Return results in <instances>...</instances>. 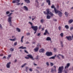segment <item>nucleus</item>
<instances>
[{
  "label": "nucleus",
  "mask_w": 73,
  "mask_h": 73,
  "mask_svg": "<svg viewBox=\"0 0 73 73\" xmlns=\"http://www.w3.org/2000/svg\"><path fill=\"white\" fill-rule=\"evenodd\" d=\"M65 15L66 17H68V13L67 12H65Z\"/></svg>",
  "instance_id": "26"
},
{
  "label": "nucleus",
  "mask_w": 73,
  "mask_h": 73,
  "mask_svg": "<svg viewBox=\"0 0 73 73\" xmlns=\"http://www.w3.org/2000/svg\"><path fill=\"white\" fill-rule=\"evenodd\" d=\"M40 22L41 23H43L44 22L43 19H41L40 21Z\"/></svg>",
  "instance_id": "40"
},
{
  "label": "nucleus",
  "mask_w": 73,
  "mask_h": 73,
  "mask_svg": "<svg viewBox=\"0 0 73 73\" xmlns=\"http://www.w3.org/2000/svg\"><path fill=\"white\" fill-rule=\"evenodd\" d=\"M54 52H56V51L57 50V49H56V48H54Z\"/></svg>",
  "instance_id": "48"
},
{
  "label": "nucleus",
  "mask_w": 73,
  "mask_h": 73,
  "mask_svg": "<svg viewBox=\"0 0 73 73\" xmlns=\"http://www.w3.org/2000/svg\"><path fill=\"white\" fill-rule=\"evenodd\" d=\"M50 66H53V65H54V64H53V63L50 62Z\"/></svg>",
  "instance_id": "37"
},
{
  "label": "nucleus",
  "mask_w": 73,
  "mask_h": 73,
  "mask_svg": "<svg viewBox=\"0 0 73 73\" xmlns=\"http://www.w3.org/2000/svg\"><path fill=\"white\" fill-rule=\"evenodd\" d=\"M25 1L26 2L27 4H29L30 3V1L29 0H25Z\"/></svg>",
  "instance_id": "21"
},
{
  "label": "nucleus",
  "mask_w": 73,
  "mask_h": 73,
  "mask_svg": "<svg viewBox=\"0 0 73 73\" xmlns=\"http://www.w3.org/2000/svg\"><path fill=\"white\" fill-rule=\"evenodd\" d=\"M61 45L62 47V48H63L64 47V44H63V42H62L61 41L60 42Z\"/></svg>",
  "instance_id": "29"
},
{
  "label": "nucleus",
  "mask_w": 73,
  "mask_h": 73,
  "mask_svg": "<svg viewBox=\"0 0 73 73\" xmlns=\"http://www.w3.org/2000/svg\"><path fill=\"white\" fill-rule=\"evenodd\" d=\"M10 50L11 51V52H13V50H14L12 48H10Z\"/></svg>",
  "instance_id": "43"
},
{
  "label": "nucleus",
  "mask_w": 73,
  "mask_h": 73,
  "mask_svg": "<svg viewBox=\"0 0 73 73\" xmlns=\"http://www.w3.org/2000/svg\"><path fill=\"white\" fill-rule=\"evenodd\" d=\"M56 57V55H55L54 56L50 57L49 59H55Z\"/></svg>",
  "instance_id": "18"
},
{
  "label": "nucleus",
  "mask_w": 73,
  "mask_h": 73,
  "mask_svg": "<svg viewBox=\"0 0 73 73\" xmlns=\"http://www.w3.org/2000/svg\"><path fill=\"white\" fill-rule=\"evenodd\" d=\"M25 53H27L28 54V52L27 51H26V50H25Z\"/></svg>",
  "instance_id": "46"
},
{
  "label": "nucleus",
  "mask_w": 73,
  "mask_h": 73,
  "mask_svg": "<svg viewBox=\"0 0 73 73\" xmlns=\"http://www.w3.org/2000/svg\"><path fill=\"white\" fill-rule=\"evenodd\" d=\"M27 57H28L29 58H31L32 60H35V58H33V56H32V55L31 54H28L27 55Z\"/></svg>",
  "instance_id": "6"
},
{
  "label": "nucleus",
  "mask_w": 73,
  "mask_h": 73,
  "mask_svg": "<svg viewBox=\"0 0 73 73\" xmlns=\"http://www.w3.org/2000/svg\"><path fill=\"white\" fill-rule=\"evenodd\" d=\"M11 18H9L8 19V22L10 24V26H12V19H11Z\"/></svg>",
  "instance_id": "7"
},
{
  "label": "nucleus",
  "mask_w": 73,
  "mask_h": 73,
  "mask_svg": "<svg viewBox=\"0 0 73 73\" xmlns=\"http://www.w3.org/2000/svg\"><path fill=\"white\" fill-rule=\"evenodd\" d=\"M70 31H72V30H73V27H70Z\"/></svg>",
  "instance_id": "39"
},
{
  "label": "nucleus",
  "mask_w": 73,
  "mask_h": 73,
  "mask_svg": "<svg viewBox=\"0 0 73 73\" xmlns=\"http://www.w3.org/2000/svg\"><path fill=\"white\" fill-rule=\"evenodd\" d=\"M46 11L47 13L45 11H44V13L45 14V15H49V13L50 12V11H49V9H47L46 10Z\"/></svg>",
  "instance_id": "4"
},
{
  "label": "nucleus",
  "mask_w": 73,
  "mask_h": 73,
  "mask_svg": "<svg viewBox=\"0 0 73 73\" xmlns=\"http://www.w3.org/2000/svg\"><path fill=\"white\" fill-rule=\"evenodd\" d=\"M11 62H9L7 64L6 66L7 68H10V65L11 64Z\"/></svg>",
  "instance_id": "13"
},
{
  "label": "nucleus",
  "mask_w": 73,
  "mask_h": 73,
  "mask_svg": "<svg viewBox=\"0 0 73 73\" xmlns=\"http://www.w3.org/2000/svg\"><path fill=\"white\" fill-rule=\"evenodd\" d=\"M65 28L66 29H69V26L68 25H66L65 26Z\"/></svg>",
  "instance_id": "27"
},
{
  "label": "nucleus",
  "mask_w": 73,
  "mask_h": 73,
  "mask_svg": "<svg viewBox=\"0 0 73 73\" xmlns=\"http://www.w3.org/2000/svg\"><path fill=\"white\" fill-rule=\"evenodd\" d=\"M10 12H9V11H7L6 12V14H7V15H8V14H9V13H10Z\"/></svg>",
  "instance_id": "42"
},
{
  "label": "nucleus",
  "mask_w": 73,
  "mask_h": 73,
  "mask_svg": "<svg viewBox=\"0 0 73 73\" xmlns=\"http://www.w3.org/2000/svg\"><path fill=\"white\" fill-rule=\"evenodd\" d=\"M61 56H62V58H64V56L63 55H61Z\"/></svg>",
  "instance_id": "55"
},
{
  "label": "nucleus",
  "mask_w": 73,
  "mask_h": 73,
  "mask_svg": "<svg viewBox=\"0 0 73 73\" xmlns=\"http://www.w3.org/2000/svg\"><path fill=\"white\" fill-rule=\"evenodd\" d=\"M54 69H55V70H56V67L55 66H54Z\"/></svg>",
  "instance_id": "61"
},
{
  "label": "nucleus",
  "mask_w": 73,
  "mask_h": 73,
  "mask_svg": "<svg viewBox=\"0 0 73 73\" xmlns=\"http://www.w3.org/2000/svg\"><path fill=\"white\" fill-rule=\"evenodd\" d=\"M46 2L48 3V5H50V0H46Z\"/></svg>",
  "instance_id": "17"
},
{
  "label": "nucleus",
  "mask_w": 73,
  "mask_h": 73,
  "mask_svg": "<svg viewBox=\"0 0 73 73\" xmlns=\"http://www.w3.org/2000/svg\"><path fill=\"white\" fill-rule=\"evenodd\" d=\"M46 64L47 66H49V62H47L46 63Z\"/></svg>",
  "instance_id": "41"
},
{
  "label": "nucleus",
  "mask_w": 73,
  "mask_h": 73,
  "mask_svg": "<svg viewBox=\"0 0 73 73\" xmlns=\"http://www.w3.org/2000/svg\"><path fill=\"white\" fill-rule=\"evenodd\" d=\"M46 17L47 19H50L51 17V16L48 15Z\"/></svg>",
  "instance_id": "24"
},
{
  "label": "nucleus",
  "mask_w": 73,
  "mask_h": 73,
  "mask_svg": "<svg viewBox=\"0 0 73 73\" xmlns=\"http://www.w3.org/2000/svg\"><path fill=\"white\" fill-rule=\"evenodd\" d=\"M19 49H27V47H23V46H22L19 47Z\"/></svg>",
  "instance_id": "19"
},
{
  "label": "nucleus",
  "mask_w": 73,
  "mask_h": 73,
  "mask_svg": "<svg viewBox=\"0 0 73 73\" xmlns=\"http://www.w3.org/2000/svg\"><path fill=\"white\" fill-rule=\"evenodd\" d=\"M36 19V17H35V18H32V21H33L35 19Z\"/></svg>",
  "instance_id": "45"
},
{
  "label": "nucleus",
  "mask_w": 73,
  "mask_h": 73,
  "mask_svg": "<svg viewBox=\"0 0 73 73\" xmlns=\"http://www.w3.org/2000/svg\"><path fill=\"white\" fill-rule=\"evenodd\" d=\"M73 21V20L72 19H71L68 21L69 23H70V24H71V23H72Z\"/></svg>",
  "instance_id": "30"
},
{
  "label": "nucleus",
  "mask_w": 73,
  "mask_h": 73,
  "mask_svg": "<svg viewBox=\"0 0 73 73\" xmlns=\"http://www.w3.org/2000/svg\"><path fill=\"white\" fill-rule=\"evenodd\" d=\"M20 3H17L16 4V5H20Z\"/></svg>",
  "instance_id": "54"
},
{
  "label": "nucleus",
  "mask_w": 73,
  "mask_h": 73,
  "mask_svg": "<svg viewBox=\"0 0 73 73\" xmlns=\"http://www.w3.org/2000/svg\"><path fill=\"white\" fill-rule=\"evenodd\" d=\"M61 27L60 26H59V27H58V29H59V31H61Z\"/></svg>",
  "instance_id": "49"
},
{
  "label": "nucleus",
  "mask_w": 73,
  "mask_h": 73,
  "mask_svg": "<svg viewBox=\"0 0 73 73\" xmlns=\"http://www.w3.org/2000/svg\"><path fill=\"white\" fill-rule=\"evenodd\" d=\"M14 62H17V59H16L14 61Z\"/></svg>",
  "instance_id": "63"
},
{
  "label": "nucleus",
  "mask_w": 73,
  "mask_h": 73,
  "mask_svg": "<svg viewBox=\"0 0 73 73\" xmlns=\"http://www.w3.org/2000/svg\"><path fill=\"white\" fill-rule=\"evenodd\" d=\"M38 57H39V56L37 55V56L35 58L36 60H39V58H38Z\"/></svg>",
  "instance_id": "36"
},
{
  "label": "nucleus",
  "mask_w": 73,
  "mask_h": 73,
  "mask_svg": "<svg viewBox=\"0 0 73 73\" xmlns=\"http://www.w3.org/2000/svg\"><path fill=\"white\" fill-rule=\"evenodd\" d=\"M0 28H1V29H2V28H3V27H2V26H1V24H0Z\"/></svg>",
  "instance_id": "50"
},
{
  "label": "nucleus",
  "mask_w": 73,
  "mask_h": 73,
  "mask_svg": "<svg viewBox=\"0 0 73 73\" xmlns=\"http://www.w3.org/2000/svg\"><path fill=\"white\" fill-rule=\"evenodd\" d=\"M64 69V66H60L59 67L58 69V73H62V71Z\"/></svg>",
  "instance_id": "2"
},
{
  "label": "nucleus",
  "mask_w": 73,
  "mask_h": 73,
  "mask_svg": "<svg viewBox=\"0 0 73 73\" xmlns=\"http://www.w3.org/2000/svg\"><path fill=\"white\" fill-rule=\"evenodd\" d=\"M14 45H17V42H15L14 44Z\"/></svg>",
  "instance_id": "52"
},
{
  "label": "nucleus",
  "mask_w": 73,
  "mask_h": 73,
  "mask_svg": "<svg viewBox=\"0 0 73 73\" xmlns=\"http://www.w3.org/2000/svg\"><path fill=\"white\" fill-rule=\"evenodd\" d=\"M24 36H23L21 37V42H23V38H24Z\"/></svg>",
  "instance_id": "33"
},
{
  "label": "nucleus",
  "mask_w": 73,
  "mask_h": 73,
  "mask_svg": "<svg viewBox=\"0 0 73 73\" xmlns=\"http://www.w3.org/2000/svg\"><path fill=\"white\" fill-rule=\"evenodd\" d=\"M29 24H30L31 25V26H32L33 25V23H32L31 22H29Z\"/></svg>",
  "instance_id": "38"
},
{
  "label": "nucleus",
  "mask_w": 73,
  "mask_h": 73,
  "mask_svg": "<svg viewBox=\"0 0 73 73\" xmlns=\"http://www.w3.org/2000/svg\"><path fill=\"white\" fill-rule=\"evenodd\" d=\"M29 71H30V72H32V71H33V70H32V68H30L29 69Z\"/></svg>",
  "instance_id": "44"
},
{
  "label": "nucleus",
  "mask_w": 73,
  "mask_h": 73,
  "mask_svg": "<svg viewBox=\"0 0 73 73\" xmlns=\"http://www.w3.org/2000/svg\"><path fill=\"white\" fill-rule=\"evenodd\" d=\"M37 46H38V48H39V47H40V48H41V45L40 44H37Z\"/></svg>",
  "instance_id": "31"
},
{
  "label": "nucleus",
  "mask_w": 73,
  "mask_h": 73,
  "mask_svg": "<svg viewBox=\"0 0 73 73\" xmlns=\"http://www.w3.org/2000/svg\"><path fill=\"white\" fill-rule=\"evenodd\" d=\"M26 70H28V69H29V68L28 67H26Z\"/></svg>",
  "instance_id": "58"
},
{
  "label": "nucleus",
  "mask_w": 73,
  "mask_h": 73,
  "mask_svg": "<svg viewBox=\"0 0 73 73\" xmlns=\"http://www.w3.org/2000/svg\"><path fill=\"white\" fill-rule=\"evenodd\" d=\"M40 35H41V34H40V33H38V36H40Z\"/></svg>",
  "instance_id": "56"
},
{
  "label": "nucleus",
  "mask_w": 73,
  "mask_h": 73,
  "mask_svg": "<svg viewBox=\"0 0 73 73\" xmlns=\"http://www.w3.org/2000/svg\"><path fill=\"white\" fill-rule=\"evenodd\" d=\"M62 13L59 11L58 13V15H59L60 17H61L62 16Z\"/></svg>",
  "instance_id": "14"
},
{
  "label": "nucleus",
  "mask_w": 73,
  "mask_h": 73,
  "mask_svg": "<svg viewBox=\"0 0 73 73\" xmlns=\"http://www.w3.org/2000/svg\"><path fill=\"white\" fill-rule=\"evenodd\" d=\"M60 35L62 37L63 36H64V34L63 33H61L60 34Z\"/></svg>",
  "instance_id": "34"
},
{
  "label": "nucleus",
  "mask_w": 73,
  "mask_h": 73,
  "mask_svg": "<svg viewBox=\"0 0 73 73\" xmlns=\"http://www.w3.org/2000/svg\"><path fill=\"white\" fill-rule=\"evenodd\" d=\"M39 49V48H38V47H36L34 49V51L35 52H38V50Z\"/></svg>",
  "instance_id": "10"
},
{
  "label": "nucleus",
  "mask_w": 73,
  "mask_h": 73,
  "mask_svg": "<svg viewBox=\"0 0 73 73\" xmlns=\"http://www.w3.org/2000/svg\"><path fill=\"white\" fill-rule=\"evenodd\" d=\"M3 58H5V59H6V57L5 56H4L3 57Z\"/></svg>",
  "instance_id": "60"
},
{
  "label": "nucleus",
  "mask_w": 73,
  "mask_h": 73,
  "mask_svg": "<svg viewBox=\"0 0 73 73\" xmlns=\"http://www.w3.org/2000/svg\"><path fill=\"white\" fill-rule=\"evenodd\" d=\"M46 55L47 56H51L53 55V53L52 52H47L46 53Z\"/></svg>",
  "instance_id": "3"
},
{
  "label": "nucleus",
  "mask_w": 73,
  "mask_h": 73,
  "mask_svg": "<svg viewBox=\"0 0 73 73\" xmlns=\"http://www.w3.org/2000/svg\"><path fill=\"white\" fill-rule=\"evenodd\" d=\"M31 28L35 31L34 34H36L37 32V29H38V27H37V26H32Z\"/></svg>",
  "instance_id": "1"
},
{
  "label": "nucleus",
  "mask_w": 73,
  "mask_h": 73,
  "mask_svg": "<svg viewBox=\"0 0 73 73\" xmlns=\"http://www.w3.org/2000/svg\"><path fill=\"white\" fill-rule=\"evenodd\" d=\"M49 14V15H50L51 16H53V14L50 11Z\"/></svg>",
  "instance_id": "28"
},
{
  "label": "nucleus",
  "mask_w": 73,
  "mask_h": 73,
  "mask_svg": "<svg viewBox=\"0 0 73 73\" xmlns=\"http://www.w3.org/2000/svg\"><path fill=\"white\" fill-rule=\"evenodd\" d=\"M46 40L47 41H51V38L50 37H48L46 38Z\"/></svg>",
  "instance_id": "20"
},
{
  "label": "nucleus",
  "mask_w": 73,
  "mask_h": 73,
  "mask_svg": "<svg viewBox=\"0 0 73 73\" xmlns=\"http://www.w3.org/2000/svg\"><path fill=\"white\" fill-rule=\"evenodd\" d=\"M51 8H54V5H53L51 7Z\"/></svg>",
  "instance_id": "47"
},
{
  "label": "nucleus",
  "mask_w": 73,
  "mask_h": 73,
  "mask_svg": "<svg viewBox=\"0 0 73 73\" xmlns=\"http://www.w3.org/2000/svg\"><path fill=\"white\" fill-rule=\"evenodd\" d=\"M17 31L18 32H21L20 29L18 28H17Z\"/></svg>",
  "instance_id": "25"
},
{
  "label": "nucleus",
  "mask_w": 73,
  "mask_h": 73,
  "mask_svg": "<svg viewBox=\"0 0 73 73\" xmlns=\"http://www.w3.org/2000/svg\"><path fill=\"white\" fill-rule=\"evenodd\" d=\"M27 65V63H25V64H23L24 66H25V65Z\"/></svg>",
  "instance_id": "64"
},
{
  "label": "nucleus",
  "mask_w": 73,
  "mask_h": 73,
  "mask_svg": "<svg viewBox=\"0 0 73 73\" xmlns=\"http://www.w3.org/2000/svg\"><path fill=\"white\" fill-rule=\"evenodd\" d=\"M20 2V0H15L13 1V3H18Z\"/></svg>",
  "instance_id": "9"
},
{
  "label": "nucleus",
  "mask_w": 73,
  "mask_h": 73,
  "mask_svg": "<svg viewBox=\"0 0 73 73\" xmlns=\"http://www.w3.org/2000/svg\"><path fill=\"white\" fill-rule=\"evenodd\" d=\"M70 63H67L66 64V65L65 66L64 68L65 69H68V68H69V67L70 66Z\"/></svg>",
  "instance_id": "8"
},
{
  "label": "nucleus",
  "mask_w": 73,
  "mask_h": 73,
  "mask_svg": "<svg viewBox=\"0 0 73 73\" xmlns=\"http://www.w3.org/2000/svg\"><path fill=\"white\" fill-rule=\"evenodd\" d=\"M45 51V50L44 49H42L39 50L40 53H44V52Z\"/></svg>",
  "instance_id": "16"
},
{
  "label": "nucleus",
  "mask_w": 73,
  "mask_h": 73,
  "mask_svg": "<svg viewBox=\"0 0 73 73\" xmlns=\"http://www.w3.org/2000/svg\"><path fill=\"white\" fill-rule=\"evenodd\" d=\"M66 38L68 40V41H72V37L70 36H66Z\"/></svg>",
  "instance_id": "5"
},
{
  "label": "nucleus",
  "mask_w": 73,
  "mask_h": 73,
  "mask_svg": "<svg viewBox=\"0 0 73 73\" xmlns=\"http://www.w3.org/2000/svg\"><path fill=\"white\" fill-rule=\"evenodd\" d=\"M41 26L40 25L39 27V29H41Z\"/></svg>",
  "instance_id": "62"
},
{
  "label": "nucleus",
  "mask_w": 73,
  "mask_h": 73,
  "mask_svg": "<svg viewBox=\"0 0 73 73\" xmlns=\"http://www.w3.org/2000/svg\"><path fill=\"white\" fill-rule=\"evenodd\" d=\"M37 69H41V68L39 67H37Z\"/></svg>",
  "instance_id": "59"
},
{
  "label": "nucleus",
  "mask_w": 73,
  "mask_h": 73,
  "mask_svg": "<svg viewBox=\"0 0 73 73\" xmlns=\"http://www.w3.org/2000/svg\"><path fill=\"white\" fill-rule=\"evenodd\" d=\"M54 11H55V13L56 14H57V13H58V12H59V11H58L56 9V8H54Z\"/></svg>",
  "instance_id": "11"
},
{
  "label": "nucleus",
  "mask_w": 73,
  "mask_h": 73,
  "mask_svg": "<svg viewBox=\"0 0 73 73\" xmlns=\"http://www.w3.org/2000/svg\"><path fill=\"white\" fill-rule=\"evenodd\" d=\"M45 32L46 33H47L48 35H49V33L48 31V30H46L45 31Z\"/></svg>",
  "instance_id": "35"
},
{
  "label": "nucleus",
  "mask_w": 73,
  "mask_h": 73,
  "mask_svg": "<svg viewBox=\"0 0 73 73\" xmlns=\"http://www.w3.org/2000/svg\"><path fill=\"white\" fill-rule=\"evenodd\" d=\"M53 21H57V19H54Z\"/></svg>",
  "instance_id": "57"
},
{
  "label": "nucleus",
  "mask_w": 73,
  "mask_h": 73,
  "mask_svg": "<svg viewBox=\"0 0 73 73\" xmlns=\"http://www.w3.org/2000/svg\"><path fill=\"white\" fill-rule=\"evenodd\" d=\"M50 72L51 73H54V72H56V70L55 69L53 68L51 69Z\"/></svg>",
  "instance_id": "15"
},
{
  "label": "nucleus",
  "mask_w": 73,
  "mask_h": 73,
  "mask_svg": "<svg viewBox=\"0 0 73 73\" xmlns=\"http://www.w3.org/2000/svg\"><path fill=\"white\" fill-rule=\"evenodd\" d=\"M23 8L25 9V10H26L27 11H28V7H27V6H24L23 7Z\"/></svg>",
  "instance_id": "22"
},
{
  "label": "nucleus",
  "mask_w": 73,
  "mask_h": 73,
  "mask_svg": "<svg viewBox=\"0 0 73 73\" xmlns=\"http://www.w3.org/2000/svg\"><path fill=\"white\" fill-rule=\"evenodd\" d=\"M9 40L10 41H15V40H16V37H15L14 38V39H10Z\"/></svg>",
  "instance_id": "23"
},
{
  "label": "nucleus",
  "mask_w": 73,
  "mask_h": 73,
  "mask_svg": "<svg viewBox=\"0 0 73 73\" xmlns=\"http://www.w3.org/2000/svg\"><path fill=\"white\" fill-rule=\"evenodd\" d=\"M25 58H26V59H29V57H25Z\"/></svg>",
  "instance_id": "51"
},
{
  "label": "nucleus",
  "mask_w": 73,
  "mask_h": 73,
  "mask_svg": "<svg viewBox=\"0 0 73 73\" xmlns=\"http://www.w3.org/2000/svg\"><path fill=\"white\" fill-rule=\"evenodd\" d=\"M27 36H29V35H30V33H27Z\"/></svg>",
  "instance_id": "53"
},
{
  "label": "nucleus",
  "mask_w": 73,
  "mask_h": 73,
  "mask_svg": "<svg viewBox=\"0 0 73 73\" xmlns=\"http://www.w3.org/2000/svg\"><path fill=\"white\" fill-rule=\"evenodd\" d=\"M11 57V55H9L7 57V59L9 60V59L10 57Z\"/></svg>",
  "instance_id": "32"
},
{
  "label": "nucleus",
  "mask_w": 73,
  "mask_h": 73,
  "mask_svg": "<svg viewBox=\"0 0 73 73\" xmlns=\"http://www.w3.org/2000/svg\"><path fill=\"white\" fill-rule=\"evenodd\" d=\"M12 14H13V13H10L9 15H7V16H8V17H9L8 19H9V18H11V20H12V17L11 16H12Z\"/></svg>",
  "instance_id": "12"
}]
</instances>
